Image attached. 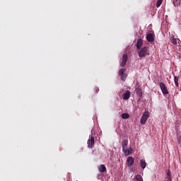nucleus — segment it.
<instances>
[{
    "label": "nucleus",
    "instance_id": "obj_1",
    "mask_svg": "<svg viewBox=\"0 0 181 181\" xmlns=\"http://www.w3.org/2000/svg\"><path fill=\"white\" fill-rule=\"evenodd\" d=\"M146 56H149V48L148 46L144 47L139 52V57H146Z\"/></svg>",
    "mask_w": 181,
    "mask_h": 181
},
{
    "label": "nucleus",
    "instance_id": "obj_2",
    "mask_svg": "<svg viewBox=\"0 0 181 181\" xmlns=\"http://www.w3.org/2000/svg\"><path fill=\"white\" fill-rule=\"evenodd\" d=\"M148 118H149V112L146 111L143 113L141 118L140 119L141 124H142V125H144V124L146 123V121H148Z\"/></svg>",
    "mask_w": 181,
    "mask_h": 181
},
{
    "label": "nucleus",
    "instance_id": "obj_3",
    "mask_svg": "<svg viewBox=\"0 0 181 181\" xmlns=\"http://www.w3.org/2000/svg\"><path fill=\"white\" fill-rule=\"evenodd\" d=\"M127 69H124V68H122L119 69V76H120L121 77V80L122 81H125L127 77V74H125V71H126Z\"/></svg>",
    "mask_w": 181,
    "mask_h": 181
},
{
    "label": "nucleus",
    "instance_id": "obj_4",
    "mask_svg": "<svg viewBox=\"0 0 181 181\" xmlns=\"http://www.w3.org/2000/svg\"><path fill=\"white\" fill-rule=\"evenodd\" d=\"M159 86H160V90H161L163 94H164V95L169 94L168 88H166V85H165V83H163V82H160Z\"/></svg>",
    "mask_w": 181,
    "mask_h": 181
},
{
    "label": "nucleus",
    "instance_id": "obj_5",
    "mask_svg": "<svg viewBox=\"0 0 181 181\" xmlns=\"http://www.w3.org/2000/svg\"><path fill=\"white\" fill-rule=\"evenodd\" d=\"M135 163V160L133 158L132 156H129L127 158L126 165H127L128 168H131Z\"/></svg>",
    "mask_w": 181,
    "mask_h": 181
},
{
    "label": "nucleus",
    "instance_id": "obj_6",
    "mask_svg": "<svg viewBox=\"0 0 181 181\" xmlns=\"http://www.w3.org/2000/svg\"><path fill=\"white\" fill-rule=\"evenodd\" d=\"M94 144H95L94 136H90L89 139L88 140V147L90 148H94Z\"/></svg>",
    "mask_w": 181,
    "mask_h": 181
},
{
    "label": "nucleus",
    "instance_id": "obj_7",
    "mask_svg": "<svg viewBox=\"0 0 181 181\" xmlns=\"http://www.w3.org/2000/svg\"><path fill=\"white\" fill-rule=\"evenodd\" d=\"M127 62H128V55L127 54H123L120 66L122 67H125V64H127Z\"/></svg>",
    "mask_w": 181,
    "mask_h": 181
},
{
    "label": "nucleus",
    "instance_id": "obj_8",
    "mask_svg": "<svg viewBox=\"0 0 181 181\" xmlns=\"http://www.w3.org/2000/svg\"><path fill=\"white\" fill-rule=\"evenodd\" d=\"M166 173V177L165 180L166 181H172V172L170 171V169L167 170L165 171Z\"/></svg>",
    "mask_w": 181,
    "mask_h": 181
},
{
    "label": "nucleus",
    "instance_id": "obj_9",
    "mask_svg": "<svg viewBox=\"0 0 181 181\" xmlns=\"http://www.w3.org/2000/svg\"><path fill=\"white\" fill-rule=\"evenodd\" d=\"M125 156H128L132 153V148H124L122 149Z\"/></svg>",
    "mask_w": 181,
    "mask_h": 181
},
{
    "label": "nucleus",
    "instance_id": "obj_10",
    "mask_svg": "<svg viewBox=\"0 0 181 181\" xmlns=\"http://www.w3.org/2000/svg\"><path fill=\"white\" fill-rule=\"evenodd\" d=\"M129 97H131V91L126 90L124 93H123V100H129Z\"/></svg>",
    "mask_w": 181,
    "mask_h": 181
},
{
    "label": "nucleus",
    "instance_id": "obj_11",
    "mask_svg": "<svg viewBox=\"0 0 181 181\" xmlns=\"http://www.w3.org/2000/svg\"><path fill=\"white\" fill-rule=\"evenodd\" d=\"M143 45H144V40H142V39H139L136 42L137 50H139V49H141V47H142Z\"/></svg>",
    "mask_w": 181,
    "mask_h": 181
},
{
    "label": "nucleus",
    "instance_id": "obj_12",
    "mask_svg": "<svg viewBox=\"0 0 181 181\" xmlns=\"http://www.w3.org/2000/svg\"><path fill=\"white\" fill-rule=\"evenodd\" d=\"M146 39H147L148 42H153V40H155V37H153V34L148 33L147 35Z\"/></svg>",
    "mask_w": 181,
    "mask_h": 181
},
{
    "label": "nucleus",
    "instance_id": "obj_13",
    "mask_svg": "<svg viewBox=\"0 0 181 181\" xmlns=\"http://www.w3.org/2000/svg\"><path fill=\"white\" fill-rule=\"evenodd\" d=\"M140 166L143 169H145V168H146V161L145 160V159H141L140 160Z\"/></svg>",
    "mask_w": 181,
    "mask_h": 181
},
{
    "label": "nucleus",
    "instance_id": "obj_14",
    "mask_svg": "<svg viewBox=\"0 0 181 181\" xmlns=\"http://www.w3.org/2000/svg\"><path fill=\"white\" fill-rule=\"evenodd\" d=\"M122 149H125L127 146H128V139H125L122 141Z\"/></svg>",
    "mask_w": 181,
    "mask_h": 181
},
{
    "label": "nucleus",
    "instance_id": "obj_15",
    "mask_svg": "<svg viewBox=\"0 0 181 181\" xmlns=\"http://www.w3.org/2000/svg\"><path fill=\"white\" fill-rule=\"evenodd\" d=\"M134 181H144V178L141 175H136Z\"/></svg>",
    "mask_w": 181,
    "mask_h": 181
},
{
    "label": "nucleus",
    "instance_id": "obj_16",
    "mask_svg": "<svg viewBox=\"0 0 181 181\" xmlns=\"http://www.w3.org/2000/svg\"><path fill=\"white\" fill-rule=\"evenodd\" d=\"M99 171L104 173V172H107V168H105V165H100V166L99 167Z\"/></svg>",
    "mask_w": 181,
    "mask_h": 181
},
{
    "label": "nucleus",
    "instance_id": "obj_17",
    "mask_svg": "<svg viewBox=\"0 0 181 181\" xmlns=\"http://www.w3.org/2000/svg\"><path fill=\"white\" fill-rule=\"evenodd\" d=\"M136 93L139 97H142V90H141V88H137L136 89Z\"/></svg>",
    "mask_w": 181,
    "mask_h": 181
},
{
    "label": "nucleus",
    "instance_id": "obj_18",
    "mask_svg": "<svg viewBox=\"0 0 181 181\" xmlns=\"http://www.w3.org/2000/svg\"><path fill=\"white\" fill-rule=\"evenodd\" d=\"M170 42L172 44H173L175 45H177V40L173 36L170 37Z\"/></svg>",
    "mask_w": 181,
    "mask_h": 181
},
{
    "label": "nucleus",
    "instance_id": "obj_19",
    "mask_svg": "<svg viewBox=\"0 0 181 181\" xmlns=\"http://www.w3.org/2000/svg\"><path fill=\"white\" fill-rule=\"evenodd\" d=\"M174 82L176 86V87H179V77L175 76L174 77Z\"/></svg>",
    "mask_w": 181,
    "mask_h": 181
},
{
    "label": "nucleus",
    "instance_id": "obj_20",
    "mask_svg": "<svg viewBox=\"0 0 181 181\" xmlns=\"http://www.w3.org/2000/svg\"><path fill=\"white\" fill-rule=\"evenodd\" d=\"M122 118L123 119H128V118H129V114H128V113H123L122 115Z\"/></svg>",
    "mask_w": 181,
    "mask_h": 181
},
{
    "label": "nucleus",
    "instance_id": "obj_21",
    "mask_svg": "<svg viewBox=\"0 0 181 181\" xmlns=\"http://www.w3.org/2000/svg\"><path fill=\"white\" fill-rule=\"evenodd\" d=\"M162 2H163V0H158L156 3V8H159L162 5Z\"/></svg>",
    "mask_w": 181,
    "mask_h": 181
},
{
    "label": "nucleus",
    "instance_id": "obj_22",
    "mask_svg": "<svg viewBox=\"0 0 181 181\" xmlns=\"http://www.w3.org/2000/svg\"><path fill=\"white\" fill-rule=\"evenodd\" d=\"M177 141H178V144H179L180 146H181V136H178Z\"/></svg>",
    "mask_w": 181,
    "mask_h": 181
},
{
    "label": "nucleus",
    "instance_id": "obj_23",
    "mask_svg": "<svg viewBox=\"0 0 181 181\" xmlns=\"http://www.w3.org/2000/svg\"><path fill=\"white\" fill-rule=\"evenodd\" d=\"M100 91V89L98 88H96V93H98Z\"/></svg>",
    "mask_w": 181,
    "mask_h": 181
}]
</instances>
